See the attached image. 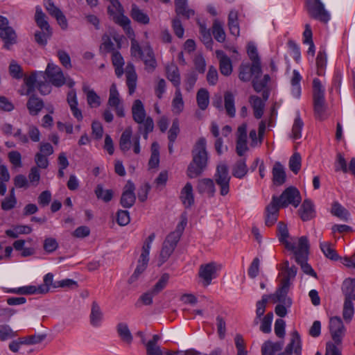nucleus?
<instances>
[{"instance_id": "obj_18", "label": "nucleus", "mask_w": 355, "mask_h": 355, "mask_svg": "<svg viewBox=\"0 0 355 355\" xmlns=\"http://www.w3.org/2000/svg\"><path fill=\"white\" fill-rule=\"evenodd\" d=\"M107 12L110 15L114 17L116 23L121 26L127 34H133V31L130 26V20L126 16L123 15V8L121 11H118L115 8L111 6H108Z\"/></svg>"}, {"instance_id": "obj_43", "label": "nucleus", "mask_w": 355, "mask_h": 355, "mask_svg": "<svg viewBox=\"0 0 355 355\" xmlns=\"http://www.w3.org/2000/svg\"><path fill=\"white\" fill-rule=\"evenodd\" d=\"M116 331L123 342L128 345L132 343L133 337L127 324L123 322L119 323L116 326Z\"/></svg>"}, {"instance_id": "obj_35", "label": "nucleus", "mask_w": 355, "mask_h": 355, "mask_svg": "<svg viewBox=\"0 0 355 355\" xmlns=\"http://www.w3.org/2000/svg\"><path fill=\"white\" fill-rule=\"evenodd\" d=\"M283 346V341L273 343L270 340H267L261 347V354L262 355H275L277 352L282 349Z\"/></svg>"}, {"instance_id": "obj_54", "label": "nucleus", "mask_w": 355, "mask_h": 355, "mask_svg": "<svg viewBox=\"0 0 355 355\" xmlns=\"http://www.w3.org/2000/svg\"><path fill=\"white\" fill-rule=\"evenodd\" d=\"M304 126V122L302 120L300 112H297L296 117L294 120V123L292 127V135L291 137L293 139H298L302 137V130Z\"/></svg>"}, {"instance_id": "obj_3", "label": "nucleus", "mask_w": 355, "mask_h": 355, "mask_svg": "<svg viewBox=\"0 0 355 355\" xmlns=\"http://www.w3.org/2000/svg\"><path fill=\"white\" fill-rule=\"evenodd\" d=\"M342 291L345 295L343 309V318L345 322L349 323L354 315V307L352 300H355V278L346 279L342 285Z\"/></svg>"}, {"instance_id": "obj_12", "label": "nucleus", "mask_w": 355, "mask_h": 355, "mask_svg": "<svg viewBox=\"0 0 355 355\" xmlns=\"http://www.w3.org/2000/svg\"><path fill=\"white\" fill-rule=\"evenodd\" d=\"M44 73L49 82L55 87H60L66 83V77L62 69L56 64L49 63Z\"/></svg>"}, {"instance_id": "obj_53", "label": "nucleus", "mask_w": 355, "mask_h": 355, "mask_svg": "<svg viewBox=\"0 0 355 355\" xmlns=\"http://www.w3.org/2000/svg\"><path fill=\"white\" fill-rule=\"evenodd\" d=\"M212 33L216 40L218 42H223L225 40V33L223 27V24L217 19L214 21Z\"/></svg>"}, {"instance_id": "obj_62", "label": "nucleus", "mask_w": 355, "mask_h": 355, "mask_svg": "<svg viewBox=\"0 0 355 355\" xmlns=\"http://www.w3.org/2000/svg\"><path fill=\"white\" fill-rule=\"evenodd\" d=\"M270 80V77L268 74L264 75L263 78L261 80H259V78H257V76L254 77L252 82V87L257 92H261V91L263 90L265 87H266Z\"/></svg>"}, {"instance_id": "obj_26", "label": "nucleus", "mask_w": 355, "mask_h": 355, "mask_svg": "<svg viewBox=\"0 0 355 355\" xmlns=\"http://www.w3.org/2000/svg\"><path fill=\"white\" fill-rule=\"evenodd\" d=\"M67 101L69 105L73 116L78 121H81L83 117L81 110L78 107V103L75 89H71L68 92Z\"/></svg>"}, {"instance_id": "obj_22", "label": "nucleus", "mask_w": 355, "mask_h": 355, "mask_svg": "<svg viewBox=\"0 0 355 355\" xmlns=\"http://www.w3.org/2000/svg\"><path fill=\"white\" fill-rule=\"evenodd\" d=\"M216 272V263L214 262L201 265L199 269V276L204 281V285L208 286L215 277Z\"/></svg>"}, {"instance_id": "obj_41", "label": "nucleus", "mask_w": 355, "mask_h": 355, "mask_svg": "<svg viewBox=\"0 0 355 355\" xmlns=\"http://www.w3.org/2000/svg\"><path fill=\"white\" fill-rule=\"evenodd\" d=\"M228 26L230 33L234 36H239L240 33L238 21V12L236 10H231L228 15Z\"/></svg>"}, {"instance_id": "obj_40", "label": "nucleus", "mask_w": 355, "mask_h": 355, "mask_svg": "<svg viewBox=\"0 0 355 355\" xmlns=\"http://www.w3.org/2000/svg\"><path fill=\"white\" fill-rule=\"evenodd\" d=\"M301 80L302 76L300 73L297 70H293V77L291 80V94L296 98H299L301 96Z\"/></svg>"}, {"instance_id": "obj_30", "label": "nucleus", "mask_w": 355, "mask_h": 355, "mask_svg": "<svg viewBox=\"0 0 355 355\" xmlns=\"http://www.w3.org/2000/svg\"><path fill=\"white\" fill-rule=\"evenodd\" d=\"M166 73L168 80L173 86L178 89L180 85V74L178 67L173 62H171L166 66Z\"/></svg>"}, {"instance_id": "obj_10", "label": "nucleus", "mask_w": 355, "mask_h": 355, "mask_svg": "<svg viewBox=\"0 0 355 355\" xmlns=\"http://www.w3.org/2000/svg\"><path fill=\"white\" fill-rule=\"evenodd\" d=\"M216 183L220 187L221 196H226L230 191V176L228 173V168L225 164L218 165L214 175Z\"/></svg>"}, {"instance_id": "obj_61", "label": "nucleus", "mask_w": 355, "mask_h": 355, "mask_svg": "<svg viewBox=\"0 0 355 355\" xmlns=\"http://www.w3.org/2000/svg\"><path fill=\"white\" fill-rule=\"evenodd\" d=\"M51 30H42V31H36L35 33V42L40 46L46 45L48 40L51 37Z\"/></svg>"}, {"instance_id": "obj_32", "label": "nucleus", "mask_w": 355, "mask_h": 355, "mask_svg": "<svg viewBox=\"0 0 355 355\" xmlns=\"http://www.w3.org/2000/svg\"><path fill=\"white\" fill-rule=\"evenodd\" d=\"M299 214L302 220L304 221L309 220L314 217L315 211L313 204L311 200L309 199L304 200L300 209H299Z\"/></svg>"}, {"instance_id": "obj_11", "label": "nucleus", "mask_w": 355, "mask_h": 355, "mask_svg": "<svg viewBox=\"0 0 355 355\" xmlns=\"http://www.w3.org/2000/svg\"><path fill=\"white\" fill-rule=\"evenodd\" d=\"M0 37L4 41V47L10 49V46L17 42V34L15 30L9 26L8 19L0 15Z\"/></svg>"}, {"instance_id": "obj_44", "label": "nucleus", "mask_w": 355, "mask_h": 355, "mask_svg": "<svg viewBox=\"0 0 355 355\" xmlns=\"http://www.w3.org/2000/svg\"><path fill=\"white\" fill-rule=\"evenodd\" d=\"M3 291L6 293H13L20 295H33L36 293L35 286H24L19 288H3Z\"/></svg>"}, {"instance_id": "obj_27", "label": "nucleus", "mask_w": 355, "mask_h": 355, "mask_svg": "<svg viewBox=\"0 0 355 355\" xmlns=\"http://www.w3.org/2000/svg\"><path fill=\"white\" fill-rule=\"evenodd\" d=\"M217 58L219 60L220 71L224 76H229L232 72V65L230 58L221 50L216 51Z\"/></svg>"}, {"instance_id": "obj_38", "label": "nucleus", "mask_w": 355, "mask_h": 355, "mask_svg": "<svg viewBox=\"0 0 355 355\" xmlns=\"http://www.w3.org/2000/svg\"><path fill=\"white\" fill-rule=\"evenodd\" d=\"M327 105L324 101H314L313 102V111L314 116L316 119L324 121L328 117L327 113Z\"/></svg>"}, {"instance_id": "obj_20", "label": "nucleus", "mask_w": 355, "mask_h": 355, "mask_svg": "<svg viewBox=\"0 0 355 355\" xmlns=\"http://www.w3.org/2000/svg\"><path fill=\"white\" fill-rule=\"evenodd\" d=\"M277 233L279 241L283 243L285 248L291 251L292 252L297 249V243L291 242L287 239L288 238L289 234L287 226L282 222H279L277 225Z\"/></svg>"}, {"instance_id": "obj_21", "label": "nucleus", "mask_w": 355, "mask_h": 355, "mask_svg": "<svg viewBox=\"0 0 355 355\" xmlns=\"http://www.w3.org/2000/svg\"><path fill=\"white\" fill-rule=\"evenodd\" d=\"M132 114L133 120L139 125L145 124L148 117L146 116L143 103L139 99L135 100L132 104Z\"/></svg>"}, {"instance_id": "obj_4", "label": "nucleus", "mask_w": 355, "mask_h": 355, "mask_svg": "<svg viewBox=\"0 0 355 355\" xmlns=\"http://www.w3.org/2000/svg\"><path fill=\"white\" fill-rule=\"evenodd\" d=\"M309 243L306 236L298 239L297 249L293 252L295 261L300 265L302 271L310 276L317 277V274L311 265L307 263Z\"/></svg>"}, {"instance_id": "obj_49", "label": "nucleus", "mask_w": 355, "mask_h": 355, "mask_svg": "<svg viewBox=\"0 0 355 355\" xmlns=\"http://www.w3.org/2000/svg\"><path fill=\"white\" fill-rule=\"evenodd\" d=\"M225 108L227 114L230 117H234L236 113L234 106V96L230 92H226L224 94Z\"/></svg>"}, {"instance_id": "obj_36", "label": "nucleus", "mask_w": 355, "mask_h": 355, "mask_svg": "<svg viewBox=\"0 0 355 355\" xmlns=\"http://www.w3.org/2000/svg\"><path fill=\"white\" fill-rule=\"evenodd\" d=\"M83 91L87 95V101L91 107L100 106L101 99L99 96L93 89H91L87 84H83Z\"/></svg>"}, {"instance_id": "obj_5", "label": "nucleus", "mask_w": 355, "mask_h": 355, "mask_svg": "<svg viewBox=\"0 0 355 355\" xmlns=\"http://www.w3.org/2000/svg\"><path fill=\"white\" fill-rule=\"evenodd\" d=\"M27 90L25 95H30L35 91L37 88L41 94H49L51 91L50 83L46 82V76L42 71L33 72L28 77L24 79Z\"/></svg>"}, {"instance_id": "obj_57", "label": "nucleus", "mask_w": 355, "mask_h": 355, "mask_svg": "<svg viewBox=\"0 0 355 355\" xmlns=\"http://www.w3.org/2000/svg\"><path fill=\"white\" fill-rule=\"evenodd\" d=\"M331 214L345 221H347L349 216L348 211L337 202L332 205Z\"/></svg>"}, {"instance_id": "obj_58", "label": "nucleus", "mask_w": 355, "mask_h": 355, "mask_svg": "<svg viewBox=\"0 0 355 355\" xmlns=\"http://www.w3.org/2000/svg\"><path fill=\"white\" fill-rule=\"evenodd\" d=\"M320 248L327 258L334 261L338 259V255L330 243L320 242Z\"/></svg>"}, {"instance_id": "obj_42", "label": "nucleus", "mask_w": 355, "mask_h": 355, "mask_svg": "<svg viewBox=\"0 0 355 355\" xmlns=\"http://www.w3.org/2000/svg\"><path fill=\"white\" fill-rule=\"evenodd\" d=\"M35 20L37 26L41 30H51L50 25L46 20V16L42 11L40 6H37L35 8Z\"/></svg>"}, {"instance_id": "obj_39", "label": "nucleus", "mask_w": 355, "mask_h": 355, "mask_svg": "<svg viewBox=\"0 0 355 355\" xmlns=\"http://www.w3.org/2000/svg\"><path fill=\"white\" fill-rule=\"evenodd\" d=\"M325 89L322 86L321 81L315 78L313 80V101H324Z\"/></svg>"}, {"instance_id": "obj_24", "label": "nucleus", "mask_w": 355, "mask_h": 355, "mask_svg": "<svg viewBox=\"0 0 355 355\" xmlns=\"http://www.w3.org/2000/svg\"><path fill=\"white\" fill-rule=\"evenodd\" d=\"M180 199L184 207L187 209L190 208L194 204V195L192 184L187 182L181 189Z\"/></svg>"}, {"instance_id": "obj_1", "label": "nucleus", "mask_w": 355, "mask_h": 355, "mask_svg": "<svg viewBox=\"0 0 355 355\" xmlns=\"http://www.w3.org/2000/svg\"><path fill=\"white\" fill-rule=\"evenodd\" d=\"M207 141L205 137L199 138L191 150L192 161L188 166L187 174L189 178L200 175L206 168L208 153L206 149Z\"/></svg>"}, {"instance_id": "obj_52", "label": "nucleus", "mask_w": 355, "mask_h": 355, "mask_svg": "<svg viewBox=\"0 0 355 355\" xmlns=\"http://www.w3.org/2000/svg\"><path fill=\"white\" fill-rule=\"evenodd\" d=\"M196 101L200 110H206L209 103V94L208 91L203 88L199 89L197 92Z\"/></svg>"}, {"instance_id": "obj_17", "label": "nucleus", "mask_w": 355, "mask_h": 355, "mask_svg": "<svg viewBox=\"0 0 355 355\" xmlns=\"http://www.w3.org/2000/svg\"><path fill=\"white\" fill-rule=\"evenodd\" d=\"M291 283H288L287 279H282L280 286L276 291L275 293L272 296L274 302H281L287 306H290L292 304L291 299L287 297L289 286Z\"/></svg>"}, {"instance_id": "obj_14", "label": "nucleus", "mask_w": 355, "mask_h": 355, "mask_svg": "<svg viewBox=\"0 0 355 355\" xmlns=\"http://www.w3.org/2000/svg\"><path fill=\"white\" fill-rule=\"evenodd\" d=\"M249 150L247 143V125L243 123L239 125L236 132V152L240 157Z\"/></svg>"}, {"instance_id": "obj_33", "label": "nucleus", "mask_w": 355, "mask_h": 355, "mask_svg": "<svg viewBox=\"0 0 355 355\" xmlns=\"http://www.w3.org/2000/svg\"><path fill=\"white\" fill-rule=\"evenodd\" d=\"M175 6L177 15H182L187 19L195 14L193 10L189 8L187 0H175Z\"/></svg>"}, {"instance_id": "obj_2", "label": "nucleus", "mask_w": 355, "mask_h": 355, "mask_svg": "<svg viewBox=\"0 0 355 355\" xmlns=\"http://www.w3.org/2000/svg\"><path fill=\"white\" fill-rule=\"evenodd\" d=\"M130 55L137 60H142L145 69L153 72L157 67V61L153 49L148 43L140 45L135 38L131 39Z\"/></svg>"}, {"instance_id": "obj_63", "label": "nucleus", "mask_w": 355, "mask_h": 355, "mask_svg": "<svg viewBox=\"0 0 355 355\" xmlns=\"http://www.w3.org/2000/svg\"><path fill=\"white\" fill-rule=\"evenodd\" d=\"M108 105L110 107H115L121 105V99L116 89V86L112 84L110 89V96L108 99Z\"/></svg>"}, {"instance_id": "obj_51", "label": "nucleus", "mask_w": 355, "mask_h": 355, "mask_svg": "<svg viewBox=\"0 0 355 355\" xmlns=\"http://www.w3.org/2000/svg\"><path fill=\"white\" fill-rule=\"evenodd\" d=\"M53 275L51 272L47 273L44 277V284L36 286L37 294H46L50 290V286L53 288Z\"/></svg>"}, {"instance_id": "obj_64", "label": "nucleus", "mask_w": 355, "mask_h": 355, "mask_svg": "<svg viewBox=\"0 0 355 355\" xmlns=\"http://www.w3.org/2000/svg\"><path fill=\"white\" fill-rule=\"evenodd\" d=\"M175 248L171 244L164 241L162 248L160 252L159 265L166 262L173 252Z\"/></svg>"}, {"instance_id": "obj_34", "label": "nucleus", "mask_w": 355, "mask_h": 355, "mask_svg": "<svg viewBox=\"0 0 355 355\" xmlns=\"http://www.w3.org/2000/svg\"><path fill=\"white\" fill-rule=\"evenodd\" d=\"M272 181L275 185H282L286 181L284 168L279 162H276L273 166Z\"/></svg>"}, {"instance_id": "obj_15", "label": "nucleus", "mask_w": 355, "mask_h": 355, "mask_svg": "<svg viewBox=\"0 0 355 355\" xmlns=\"http://www.w3.org/2000/svg\"><path fill=\"white\" fill-rule=\"evenodd\" d=\"M302 355V340L299 333L293 331L291 335L289 343L286 345L285 350L278 355Z\"/></svg>"}, {"instance_id": "obj_28", "label": "nucleus", "mask_w": 355, "mask_h": 355, "mask_svg": "<svg viewBox=\"0 0 355 355\" xmlns=\"http://www.w3.org/2000/svg\"><path fill=\"white\" fill-rule=\"evenodd\" d=\"M186 225L187 220H182L180 222V223L177 225L175 230L170 233L166 236L164 242H166L168 244H171V245H173L174 248H175Z\"/></svg>"}, {"instance_id": "obj_9", "label": "nucleus", "mask_w": 355, "mask_h": 355, "mask_svg": "<svg viewBox=\"0 0 355 355\" xmlns=\"http://www.w3.org/2000/svg\"><path fill=\"white\" fill-rule=\"evenodd\" d=\"M329 328L332 339L331 342L338 345H342L346 329L341 318L338 316L331 318Z\"/></svg>"}, {"instance_id": "obj_50", "label": "nucleus", "mask_w": 355, "mask_h": 355, "mask_svg": "<svg viewBox=\"0 0 355 355\" xmlns=\"http://www.w3.org/2000/svg\"><path fill=\"white\" fill-rule=\"evenodd\" d=\"M184 109V101L182 99L180 89H175V97L172 101V111L175 114H180Z\"/></svg>"}, {"instance_id": "obj_55", "label": "nucleus", "mask_w": 355, "mask_h": 355, "mask_svg": "<svg viewBox=\"0 0 355 355\" xmlns=\"http://www.w3.org/2000/svg\"><path fill=\"white\" fill-rule=\"evenodd\" d=\"M94 192L97 198L105 202L111 201L113 198V191L112 189L105 190L101 184L96 186Z\"/></svg>"}, {"instance_id": "obj_8", "label": "nucleus", "mask_w": 355, "mask_h": 355, "mask_svg": "<svg viewBox=\"0 0 355 355\" xmlns=\"http://www.w3.org/2000/svg\"><path fill=\"white\" fill-rule=\"evenodd\" d=\"M277 199V205L279 207H286L289 205L297 207L302 200L300 191L294 187L286 189Z\"/></svg>"}, {"instance_id": "obj_7", "label": "nucleus", "mask_w": 355, "mask_h": 355, "mask_svg": "<svg viewBox=\"0 0 355 355\" xmlns=\"http://www.w3.org/2000/svg\"><path fill=\"white\" fill-rule=\"evenodd\" d=\"M306 5L310 17L323 23L329 21L330 15L320 0H306Z\"/></svg>"}, {"instance_id": "obj_16", "label": "nucleus", "mask_w": 355, "mask_h": 355, "mask_svg": "<svg viewBox=\"0 0 355 355\" xmlns=\"http://www.w3.org/2000/svg\"><path fill=\"white\" fill-rule=\"evenodd\" d=\"M135 187L133 182L128 181L123 188L120 203L124 208H130L133 206L136 200L135 194Z\"/></svg>"}, {"instance_id": "obj_48", "label": "nucleus", "mask_w": 355, "mask_h": 355, "mask_svg": "<svg viewBox=\"0 0 355 355\" xmlns=\"http://www.w3.org/2000/svg\"><path fill=\"white\" fill-rule=\"evenodd\" d=\"M131 17L135 21L142 24H148L150 21L148 16L135 4L132 5Z\"/></svg>"}, {"instance_id": "obj_25", "label": "nucleus", "mask_w": 355, "mask_h": 355, "mask_svg": "<svg viewBox=\"0 0 355 355\" xmlns=\"http://www.w3.org/2000/svg\"><path fill=\"white\" fill-rule=\"evenodd\" d=\"M103 322V313L96 302H93L89 315L90 324L95 328L100 327Z\"/></svg>"}, {"instance_id": "obj_13", "label": "nucleus", "mask_w": 355, "mask_h": 355, "mask_svg": "<svg viewBox=\"0 0 355 355\" xmlns=\"http://www.w3.org/2000/svg\"><path fill=\"white\" fill-rule=\"evenodd\" d=\"M44 6L49 14L56 19L61 28L66 30L68 23L61 10L54 4L52 0H44Z\"/></svg>"}, {"instance_id": "obj_37", "label": "nucleus", "mask_w": 355, "mask_h": 355, "mask_svg": "<svg viewBox=\"0 0 355 355\" xmlns=\"http://www.w3.org/2000/svg\"><path fill=\"white\" fill-rule=\"evenodd\" d=\"M250 103L254 110V115L256 119H261L263 114L265 103L257 96L252 95L250 97Z\"/></svg>"}, {"instance_id": "obj_47", "label": "nucleus", "mask_w": 355, "mask_h": 355, "mask_svg": "<svg viewBox=\"0 0 355 355\" xmlns=\"http://www.w3.org/2000/svg\"><path fill=\"white\" fill-rule=\"evenodd\" d=\"M248 171L245 159L241 158L233 166L232 175L236 178L241 179L247 174Z\"/></svg>"}, {"instance_id": "obj_19", "label": "nucleus", "mask_w": 355, "mask_h": 355, "mask_svg": "<svg viewBox=\"0 0 355 355\" xmlns=\"http://www.w3.org/2000/svg\"><path fill=\"white\" fill-rule=\"evenodd\" d=\"M277 197L272 196L270 203L266 207L265 223L267 226L273 225L277 220L279 206L277 205Z\"/></svg>"}, {"instance_id": "obj_56", "label": "nucleus", "mask_w": 355, "mask_h": 355, "mask_svg": "<svg viewBox=\"0 0 355 355\" xmlns=\"http://www.w3.org/2000/svg\"><path fill=\"white\" fill-rule=\"evenodd\" d=\"M200 28V39L207 48H211L213 40L209 29L207 28L205 23L198 22Z\"/></svg>"}, {"instance_id": "obj_45", "label": "nucleus", "mask_w": 355, "mask_h": 355, "mask_svg": "<svg viewBox=\"0 0 355 355\" xmlns=\"http://www.w3.org/2000/svg\"><path fill=\"white\" fill-rule=\"evenodd\" d=\"M112 62L115 68V73L117 77H121L123 73L124 60L119 51H114L112 55Z\"/></svg>"}, {"instance_id": "obj_6", "label": "nucleus", "mask_w": 355, "mask_h": 355, "mask_svg": "<svg viewBox=\"0 0 355 355\" xmlns=\"http://www.w3.org/2000/svg\"><path fill=\"white\" fill-rule=\"evenodd\" d=\"M119 148L123 153L132 149L135 154H139L141 152L139 135H132V128L127 127L121 135Z\"/></svg>"}, {"instance_id": "obj_31", "label": "nucleus", "mask_w": 355, "mask_h": 355, "mask_svg": "<svg viewBox=\"0 0 355 355\" xmlns=\"http://www.w3.org/2000/svg\"><path fill=\"white\" fill-rule=\"evenodd\" d=\"M197 190L200 193H206L212 197L216 191L214 182L209 178L200 179L198 182Z\"/></svg>"}, {"instance_id": "obj_46", "label": "nucleus", "mask_w": 355, "mask_h": 355, "mask_svg": "<svg viewBox=\"0 0 355 355\" xmlns=\"http://www.w3.org/2000/svg\"><path fill=\"white\" fill-rule=\"evenodd\" d=\"M155 238V233H152L145 240L144 242V245L141 249V253L139 257V261H141V262H147L149 261V253L151 248V243L154 241Z\"/></svg>"}, {"instance_id": "obj_59", "label": "nucleus", "mask_w": 355, "mask_h": 355, "mask_svg": "<svg viewBox=\"0 0 355 355\" xmlns=\"http://www.w3.org/2000/svg\"><path fill=\"white\" fill-rule=\"evenodd\" d=\"M154 128V122L150 116L147 118L145 124L139 125L138 128V133L139 136L143 135L145 140L148 139V134L153 132Z\"/></svg>"}, {"instance_id": "obj_23", "label": "nucleus", "mask_w": 355, "mask_h": 355, "mask_svg": "<svg viewBox=\"0 0 355 355\" xmlns=\"http://www.w3.org/2000/svg\"><path fill=\"white\" fill-rule=\"evenodd\" d=\"M126 76V84L128 87V92L132 95L136 89L137 75L135 71V66L132 63L128 62L125 69Z\"/></svg>"}, {"instance_id": "obj_60", "label": "nucleus", "mask_w": 355, "mask_h": 355, "mask_svg": "<svg viewBox=\"0 0 355 355\" xmlns=\"http://www.w3.org/2000/svg\"><path fill=\"white\" fill-rule=\"evenodd\" d=\"M269 296L266 295H263L261 300L257 302V310L256 315L257 317L254 320V324H257L261 316L263 315L265 313L266 306L268 302Z\"/></svg>"}, {"instance_id": "obj_29", "label": "nucleus", "mask_w": 355, "mask_h": 355, "mask_svg": "<svg viewBox=\"0 0 355 355\" xmlns=\"http://www.w3.org/2000/svg\"><path fill=\"white\" fill-rule=\"evenodd\" d=\"M43 101L33 93L30 94V97L27 101L26 106L29 114L36 116L44 107Z\"/></svg>"}]
</instances>
